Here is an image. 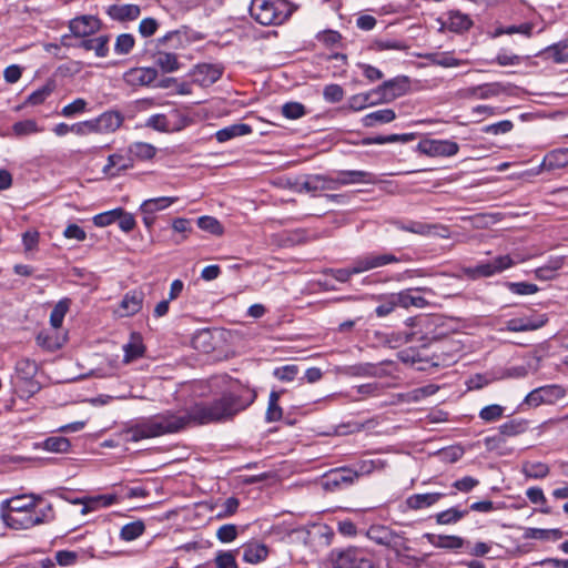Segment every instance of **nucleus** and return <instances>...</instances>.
<instances>
[{
    "label": "nucleus",
    "mask_w": 568,
    "mask_h": 568,
    "mask_svg": "<svg viewBox=\"0 0 568 568\" xmlns=\"http://www.w3.org/2000/svg\"><path fill=\"white\" fill-rule=\"evenodd\" d=\"M254 399L255 394L248 389L227 392L211 403L193 405L183 415L165 412L142 418L134 424L125 426L120 432V436L125 442L136 443L142 439L176 433L191 423L204 425L225 422L246 409Z\"/></svg>",
    "instance_id": "f257e3e1"
},
{
    "label": "nucleus",
    "mask_w": 568,
    "mask_h": 568,
    "mask_svg": "<svg viewBox=\"0 0 568 568\" xmlns=\"http://www.w3.org/2000/svg\"><path fill=\"white\" fill-rule=\"evenodd\" d=\"M250 13L262 26L281 24L292 13L285 0H252Z\"/></svg>",
    "instance_id": "f03ea898"
},
{
    "label": "nucleus",
    "mask_w": 568,
    "mask_h": 568,
    "mask_svg": "<svg viewBox=\"0 0 568 568\" xmlns=\"http://www.w3.org/2000/svg\"><path fill=\"white\" fill-rule=\"evenodd\" d=\"M53 519L52 506L49 504L44 509L23 511L20 514L3 513V523L13 529H29L37 525L51 521Z\"/></svg>",
    "instance_id": "7ed1b4c3"
},
{
    "label": "nucleus",
    "mask_w": 568,
    "mask_h": 568,
    "mask_svg": "<svg viewBox=\"0 0 568 568\" xmlns=\"http://www.w3.org/2000/svg\"><path fill=\"white\" fill-rule=\"evenodd\" d=\"M366 536L373 542L384 546L396 554L409 549L406 538L400 532H396L388 526L372 525L367 529Z\"/></svg>",
    "instance_id": "20e7f679"
},
{
    "label": "nucleus",
    "mask_w": 568,
    "mask_h": 568,
    "mask_svg": "<svg viewBox=\"0 0 568 568\" xmlns=\"http://www.w3.org/2000/svg\"><path fill=\"white\" fill-rule=\"evenodd\" d=\"M332 568H373L369 555L361 548L348 547L331 554Z\"/></svg>",
    "instance_id": "39448f33"
},
{
    "label": "nucleus",
    "mask_w": 568,
    "mask_h": 568,
    "mask_svg": "<svg viewBox=\"0 0 568 568\" xmlns=\"http://www.w3.org/2000/svg\"><path fill=\"white\" fill-rule=\"evenodd\" d=\"M400 261V257L392 253H368L354 260L353 272L361 274Z\"/></svg>",
    "instance_id": "423d86ee"
},
{
    "label": "nucleus",
    "mask_w": 568,
    "mask_h": 568,
    "mask_svg": "<svg viewBox=\"0 0 568 568\" xmlns=\"http://www.w3.org/2000/svg\"><path fill=\"white\" fill-rule=\"evenodd\" d=\"M417 148L420 153L432 158L453 156L459 151V145L450 140L427 139L420 141Z\"/></svg>",
    "instance_id": "0eeeda50"
},
{
    "label": "nucleus",
    "mask_w": 568,
    "mask_h": 568,
    "mask_svg": "<svg viewBox=\"0 0 568 568\" xmlns=\"http://www.w3.org/2000/svg\"><path fill=\"white\" fill-rule=\"evenodd\" d=\"M356 481V474L351 467H338L324 475L323 488L329 491L345 488Z\"/></svg>",
    "instance_id": "6e6552de"
},
{
    "label": "nucleus",
    "mask_w": 568,
    "mask_h": 568,
    "mask_svg": "<svg viewBox=\"0 0 568 568\" xmlns=\"http://www.w3.org/2000/svg\"><path fill=\"white\" fill-rule=\"evenodd\" d=\"M41 500L42 498L34 494L14 496L1 503L0 511L2 515L3 513L20 514L23 511L34 510L38 503Z\"/></svg>",
    "instance_id": "1a4fd4ad"
},
{
    "label": "nucleus",
    "mask_w": 568,
    "mask_h": 568,
    "mask_svg": "<svg viewBox=\"0 0 568 568\" xmlns=\"http://www.w3.org/2000/svg\"><path fill=\"white\" fill-rule=\"evenodd\" d=\"M100 20L91 14L75 17L69 22V29L75 38H87L99 31Z\"/></svg>",
    "instance_id": "9d476101"
},
{
    "label": "nucleus",
    "mask_w": 568,
    "mask_h": 568,
    "mask_svg": "<svg viewBox=\"0 0 568 568\" xmlns=\"http://www.w3.org/2000/svg\"><path fill=\"white\" fill-rule=\"evenodd\" d=\"M407 84V78H395L385 81L382 85L374 90V92L377 93V95H379L378 101L390 102L405 93Z\"/></svg>",
    "instance_id": "9b49d317"
},
{
    "label": "nucleus",
    "mask_w": 568,
    "mask_h": 568,
    "mask_svg": "<svg viewBox=\"0 0 568 568\" xmlns=\"http://www.w3.org/2000/svg\"><path fill=\"white\" fill-rule=\"evenodd\" d=\"M419 292L424 293H430L432 290L428 287H413V288H406L400 292L396 293V300L397 304H399V307L403 308H409V307H417V308H424L428 305V302L425 297L417 294Z\"/></svg>",
    "instance_id": "f8f14e48"
},
{
    "label": "nucleus",
    "mask_w": 568,
    "mask_h": 568,
    "mask_svg": "<svg viewBox=\"0 0 568 568\" xmlns=\"http://www.w3.org/2000/svg\"><path fill=\"white\" fill-rule=\"evenodd\" d=\"M193 82L201 87H210L222 75V69L215 64L202 63L192 70Z\"/></svg>",
    "instance_id": "ddd939ff"
},
{
    "label": "nucleus",
    "mask_w": 568,
    "mask_h": 568,
    "mask_svg": "<svg viewBox=\"0 0 568 568\" xmlns=\"http://www.w3.org/2000/svg\"><path fill=\"white\" fill-rule=\"evenodd\" d=\"M123 115L119 111H106L92 119L95 133H110L116 131L123 123Z\"/></svg>",
    "instance_id": "4468645a"
},
{
    "label": "nucleus",
    "mask_w": 568,
    "mask_h": 568,
    "mask_svg": "<svg viewBox=\"0 0 568 568\" xmlns=\"http://www.w3.org/2000/svg\"><path fill=\"white\" fill-rule=\"evenodd\" d=\"M143 301H144V293L142 291L133 290V291L128 292L123 296V298L119 305L118 312H119L120 316H132V315L136 314L142 308Z\"/></svg>",
    "instance_id": "2eb2a0df"
},
{
    "label": "nucleus",
    "mask_w": 568,
    "mask_h": 568,
    "mask_svg": "<svg viewBox=\"0 0 568 568\" xmlns=\"http://www.w3.org/2000/svg\"><path fill=\"white\" fill-rule=\"evenodd\" d=\"M131 168H133V159L130 154L125 156L121 153H113L108 156L106 164L102 172L110 178H115L120 172Z\"/></svg>",
    "instance_id": "dca6fc26"
},
{
    "label": "nucleus",
    "mask_w": 568,
    "mask_h": 568,
    "mask_svg": "<svg viewBox=\"0 0 568 568\" xmlns=\"http://www.w3.org/2000/svg\"><path fill=\"white\" fill-rule=\"evenodd\" d=\"M546 318L544 315L534 317H516L506 322V331L509 332H526L535 331L545 325Z\"/></svg>",
    "instance_id": "f3484780"
},
{
    "label": "nucleus",
    "mask_w": 568,
    "mask_h": 568,
    "mask_svg": "<svg viewBox=\"0 0 568 568\" xmlns=\"http://www.w3.org/2000/svg\"><path fill=\"white\" fill-rule=\"evenodd\" d=\"M338 187L342 185L358 184V183H373L375 176L373 173L361 170H345L337 173Z\"/></svg>",
    "instance_id": "a211bd4d"
},
{
    "label": "nucleus",
    "mask_w": 568,
    "mask_h": 568,
    "mask_svg": "<svg viewBox=\"0 0 568 568\" xmlns=\"http://www.w3.org/2000/svg\"><path fill=\"white\" fill-rule=\"evenodd\" d=\"M156 78L158 71L154 68H134L125 73V80L135 85H150Z\"/></svg>",
    "instance_id": "6ab92c4d"
},
{
    "label": "nucleus",
    "mask_w": 568,
    "mask_h": 568,
    "mask_svg": "<svg viewBox=\"0 0 568 568\" xmlns=\"http://www.w3.org/2000/svg\"><path fill=\"white\" fill-rule=\"evenodd\" d=\"M424 537L432 544L434 547L443 548V549H459L464 546L465 540L459 536H450V535H434V534H425Z\"/></svg>",
    "instance_id": "aec40b11"
},
{
    "label": "nucleus",
    "mask_w": 568,
    "mask_h": 568,
    "mask_svg": "<svg viewBox=\"0 0 568 568\" xmlns=\"http://www.w3.org/2000/svg\"><path fill=\"white\" fill-rule=\"evenodd\" d=\"M444 496V493L414 494L407 498L406 504L408 508L419 510L435 505Z\"/></svg>",
    "instance_id": "412c9836"
},
{
    "label": "nucleus",
    "mask_w": 568,
    "mask_h": 568,
    "mask_svg": "<svg viewBox=\"0 0 568 568\" xmlns=\"http://www.w3.org/2000/svg\"><path fill=\"white\" fill-rule=\"evenodd\" d=\"M268 556V548L266 545L252 541L243 546V560L248 564H258L264 561Z\"/></svg>",
    "instance_id": "4be33fe9"
},
{
    "label": "nucleus",
    "mask_w": 568,
    "mask_h": 568,
    "mask_svg": "<svg viewBox=\"0 0 568 568\" xmlns=\"http://www.w3.org/2000/svg\"><path fill=\"white\" fill-rule=\"evenodd\" d=\"M443 26L453 32L460 33L467 31L473 26V21L460 11H449Z\"/></svg>",
    "instance_id": "5701e85b"
},
{
    "label": "nucleus",
    "mask_w": 568,
    "mask_h": 568,
    "mask_svg": "<svg viewBox=\"0 0 568 568\" xmlns=\"http://www.w3.org/2000/svg\"><path fill=\"white\" fill-rule=\"evenodd\" d=\"M141 13L136 4H112L108 8V14L119 21L135 20Z\"/></svg>",
    "instance_id": "b1692460"
},
{
    "label": "nucleus",
    "mask_w": 568,
    "mask_h": 568,
    "mask_svg": "<svg viewBox=\"0 0 568 568\" xmlns=\"http://www.w3.org/2000/svg\"><path fill=\"white\" fill-rule=\"evenodd\" d=\"M252 133V128L245 123H236L225 126L215 133V138L220 143L227 142L234 138L243 136Z\"/></svg>",
    "instance_id": "393cba45"
},
{
    "label": "nucleus",
    "mask_w": 568,
    "mask_h": 568,
    "mask_svg": "<svg viewBox=\"0 0 568 568\" xmlns=\"http://www.w3.org/2000/svg\"><path fill=\"white\" fill-rule=\"evenodd\" d=\"M568 164V150L558 149L549 152L542 161V168L547 171L564 169Z\"/></svg>",
    "instance_id": "a878e982"
},
{
    "label": "nucleus",
    "mask_w": 568,
    "mask_h": 568,
    "mask_svg": "<svg viewBox=\"0 0 568 568\" xmlns=\"http://www.w3.org/2000/svg\"><path fill=\"white\" fill-rule=\"evenodd\" d=\"M109 37L99 36L97 38L84 39L79 44L80 48L87 51H94L97 57L104 58L109 53Z\"/></svg>",
    "instance_id": "bb28decb"
},
{
    "label": "nucleus",
    "mask_w": 568,
    "mask_h": 568,
    "mask_svg": "<svg viewBox=\"0 0 568 568\" xmlns=\"http://www.w3.org/2000/svg\"><path fill=\"white\" fill-rule=\"evenodd\" d=\"M506 90L507 89L505 85L499 82H495L470 88L468 92L469 95L476 97L478 99H489L500 95L501 93L506 92Z\"/></svg>",
    "instance_id": "cd10ccee"
},
{
    "label": "nucleus",
    "mask_w": 568,
    "mask_h": 568,
    "mask_svg": "<svg viewBox=\"0 0 568 568\" xmlns=\"http://www.w3.org/2000/svg\"><path fill=\"white\" fill-rule=\"evenodd\" d=\"M179 199L176 196H162L145 200L141 206V213H152L155 214L159 211H162L169 207L171 204L175 203Z\"/></svg>",
    "instance_id": "c85d7f7f"
},
{
    "label": "nucleus",
    "mask_w": 568,
    "mask_h": 568,
    "mask_svg": "<svg viewBox=\"0 0 568 568\" xmlns=\"http://www.w3.org/2000/svg\"><path fill=\"white\" fill-rule=\"evenodd\" d=\"M154 63L165 73L174 72L180 68L178 55L175 53L161 50L154 54Z\"/></svg>",
    "instance_id": "c756f323"
},
{
    "label": "nucleus",
    "mask_w": 568,
    "mask_h": 568,
    "mask_svg": "<svg viewBox=\"0 0 568 568\" xmlns=\"http://www.w3.org/2000/svg\"><path fill=\"white\" fill-rule=\"evenodd\" d=\"M128 152L133 160L138 159L141 161H146L154 158L156 154V148L150 143L134 142L129 145Z\"/></svg>",
    "instance_id": "7c9ffc66"
},
{
    "label": "nucleus",
    "mask_w": 568,
    "mask_h": 568,
    "mask_svg": "<svg viewBox=\"0 0 568 568\" xmlns=\"http://www.w3.org/2000/svg\"><path fill=\"white\" fill-rule=\"evenodd\" d=\"M123 351H124L123 362L125 364H129L132 361L141 357L144 353V346L142 344L141 337L136 334H132L130 342L123 346Z\"/></svg>",
    "instance_id": "2f4dec72"
},
{
    "label": "nucleus",
    "mask_w": 568,
    "mask_h": 568,
    "mask_svg": "<svg viewBox=\"0 0 568 568\" xmlns=\"http://www.w3.org/2000/svg\"><path fill=\"white\" fill-rule=\"evenodd\" d=\"M396 118L394 110L383 109L371 112L363 118V124L367 128L374 126L377 123H389Z\"/></svg>",
    "instance_id": "473e14b6"
},
{
    "label": "nucleus",
    "mask_w": 568,
    "mask_h": 568,
    "mask_svg": "<svg viewBox=\"0 0 568 568\" xmlns=\"http://www.w3.org/2000/svg\"><path fill=\"white\" fill-rule=\"evenodd\" d=\"M313 183V194L318 191L337 190V178L325 174H310Z\"/></svg>",
    "instance_id": "72a5a7b5"
},
{
    "label": "nucleus",
    "mask_w": 568,
    "mask_h": 568,
    "mask_svg": "<svg viewBox=\"0 0 568 568\" xmlns=\"http://www.w3.org/2000/svg\"><path fill=\"white\" fill-rule=\"evenodd\" d=\"M16 372L21 379L31 382L38 372V365L32 359L21 358L16 364Z\"/></svg>",
    "instance_id": "f704fd0d"
},
{
    "label": "nucleus",
    "mask_w": 568,
    "mask_h": 568,
    "mask_svg": "<svg viewBox=\"0 0 568 568\" xmlns=\"http://www.w3.org/2000/svg\"><path fill=\"white\" fill-rule=\"evenodd\" d=\"M55 89V83L53 80H49L42 85L40 89L33 91L27 99V103L31 105H39L43 103L47 98L51 95V93Z\"/></svg>",
    "instance_id": "c9c22d12"
},
{
    "label": "nucleus",
    "mask_w": 568,
    "mask_h": 568,
    "mask_svg": "<svg viewBox=\"0 0 568 568\" xmlns=\"http://www.w3.org/2000/svg\"><path fill=\"white\" fill-rule=\"evenodd\" d=\"M468 515V510H459L455 507L440 511L436 515V523L439 525H452L456 524L465 516Z\"/></svg>",
    "instance_id": "e433bc0d"
},
{
    "label": "nucleus",
    "mask_w": 568,
    "mask_h": 568,
    "mask_svg": "<svg viewBox=\"0 0 568 568\" xmlns=\"http://www.w3.org/2000/svg\"><path fill=\"white\" fill-rule=\"evenodd\" d=\"M393 224L402 231L410 232L418 235H427L429 234L430 230L433 229L432 225L417 222V221H409L407 223L403 221H394Z\"/></svg>",
    "instance_id": "4c0bfd02"
},
{
    "label": "nucleus",
    "mask_w": 568,
    "mask_h": 568,
    "mask_svg": "<svg viewBox=\"0 0 568 568\" xmlns=\"http://www.w3.org/2000/svg\"><path fill=\"white\" fill-rule=\"evenodd\" d=\"M145 530V525L141 520L132 521L121 528L120 537L122 540L132 541L139 538Z\"/></svg>",
    "instance_id": "58836bf2"
},
{
    "label": "nucleus",
    "mask_w": 568,
    "mask_h": 568,
    "mask_svg": "<svg viewBox=\"0 0 568 568\" xmlns=\"http://www.w3.org/2000/svg\"><path fill=\"white\" fill-rule=\"evenodd\" d=\"M433 64L444 67V68H453L465 64L466 61L458 60L454 58L450 53H430L426 57Z\"/></svg>",
    "instance_id": "ea45409f"
},
{
    "label": "nucleus",
    "mask_w": 568,
    "mask_h": 568,
    "mask_svg": "<svg viewBox=\"0 0 568 568\" xmlns=\"http://www.w3.org/2000/svg\"><path fill=\"white\" fill-rule=\"evenodd\" d=\"M373 95H377V93L373 91L366 93L355 94L349 98L348 105L354 111H359L366 108L367 105L378 103V99L373 100Z\"/></svg>",
    "instance_id": "a19ab883"
},
{
    "label": "nucleus",
    "mask_w": 568,
    "mask_h": 568,
    "mask_svg": "<svg viewBox=\"0 0 568 568\" xmlns=\"http://www.w3.org/2000/svg\"><path fill=\"white\" fill-rule=\"evenodd\" d=\"M396 293H390L379 297L382 303L375 308V313L378 317H385L393 313L396 307H399L396 300Z\"/></svg>",
    "instance_id": "79ce46f5"
},
{
    "label": "nucleus",
    "mask_w": 568,
    "mask_h": 568,
    "mask_svg": "<svg viewBox=\"0 0 568 568\" xmlns=\"http://www.w3.org/2000/svg\"><path fill=\"white\" fill-rule=\"evenodd\" d=\"M280 397V392L273 390L270 394L268 406L265 416L266 420L270 423L277 422L282 418L283 412L282 408L278 406Z\"/></svg>",
    "instance_id": "37998d69"
},
{
    "label": "nucleus",
    "mask_w": 568,
    "mask_h": 568,
    "mask_svg": "<svg viewBox=\"0 0 568 568\" xmlns=\"http://www.w3.org/2000/svg\"><path fill=\"white\" fill-rule=\"evenodd\" d=\"M237 550H220L216 552L214 561L217 568H239L236 562Z\"/></svg>",
    "instance_id": "c03bdc74"
},
{
    "label": "nucleus",
    "mask_w": 568,
    "mask_h": 568,
    "mask_svg": "<svg viewBox=\"0 0 568 568\" xmlns=\"http://www.w3.org/2000/svg\"><path fill=\"white\" fill-rule=\"evenodd\" d=\"M385 463L382 459L362 460L353 468L356 474V480L364 475L372 474L375 469H382Z\"/></svg>",
    "instance_id": "a18cd8bd"
},
{
    "label": "nucleus",
    "mask_w": 568,
    "mask_h": 568,
    "mask_svg": "<svg viewBox=\"0 0 568 568\" xmlns=\"http://www.w3.org/2000/svg\"><path fill=\"white\" fill-rule=\"evenodd\" d=\"M43 448L53 453H65L70 448V442L65 437H49L43 442Z\"/></svg>",
    "instance_id": "49530a36"
},
{
    "label": "nucleus",
    "mask_w": 568,
    "mask_h": 568,
    "mask_svg": "<svg viewBox=\"0 0 568 568\" xmlns=\"http://www.w3.org/2000/svg\"><path fill=\"white\" fill-rule=\"evenodd\" d=\"M197 226L206 232L214 235H221L223 233V226L213 216H201L197 219Z\"/></svg>",
    "instance_id": "de8ad7c7"
},
{
    "label": "nucleus",
    "mask_w": 568,
    "mask_h": 568,
    "mask_svg": "<svg viewBox=\"0 0 568 568\" xmlns=\"http://www.w3.org/2000/svg\"><path fill=\"white\" fill-rule=\"evenodd\" d=\"M69 304L68 301H60L55 304L53 307L51 314H50V323L52 327L59 328L61 327L63 323V318L68 312Z\"/></svg>",
    "instance_id": "09e8293b"
},
{
    "label": "nucleus",
    "mask_w": 568,
    "mask_h": 568,
    "mask_svg": "<svg viewBox=\"0 0 568 568\" xmlns=\"http://www.w3.org/2000/svg\"><path fill=\"white\" fill-rule=\"evenodd\" d=\"M505 408L500 405L493 404L485 406L479 412V417L486 423L496 422L504 415Z\"/></svg>",
    "instance_id": "8fccbe9b"
},
{
    "label": "nucleus",
    "mask_w": 568,
    "mask_h": 568,
    "mask_svg": "<svg viewBox=\"0 0 568 568\" xmlns=\"http://www.w3.org/2000/svg\"><path fill=\"white\" fill-rule=\"evenodd\" d=\"M523 473L529 478H542L548 474V466L542 463H526L523 466Z\"/></svg>",
    "instance_id": "3c124183"
},
{
    "label": "nucleus",
    "mask_w": 568,
    "mask_h": 568,
    "mask_svg": "<svg viewBox=\"0 0 568 568\" xmlns=\"http://www.w3.org/2000/svg\"><path fill=\"white\" fill-rule=\"evenodd\" d=\"M306 109L300 102H287L282 106V114L290 120H296L305 115Z\"/></svg>",
    "instance_id": "603ef678"
},
{
    "label": "nucleus",
    "mask_w": 568,
    "mask_h": 568,
    "mask_svg": "<svg viewBox=\"0 0 568 568\" xmlns=\"http://www.w3.org/2000/svg\"><path fill=\"white\" fill-rule=\"evenodd\" d=\"M134 38L130 33H122L118 36L114 44V51L118 54H128L134 47Z\"/></svg>",
    "instance_id": "864d4df0"
},
{
    "label": "nucleus",
    "mask_w": 568,
    "mask_h": 568,
    "mask_svg": "<svg viewBox=\"0 0 568 568\" xmlns=\"http://www.w3.org/2000/svg\"><path fill=\"white\" fill-rule=\"evenodd\" d=\"M119 214H121V207L97 214L93 217V223L99 227H105L116 222V217H119Z\"/></svg>",
    "instance_id": "5fc2aeb1"
},
{
    "label": "nucleus",
    "mask_w": 568,
    "mask_h": 568,
    "mask_svg": "<svg viewBox=\"0 0 568 568\" xmlns=\"http://www.w3.org/2000/svg\"><path fill=\"white\" fill-rule=\"evenodd\" d=\"M526 430V424L523 420H509L499 426L500 434L505 436H516Z\"/></svg>",
    "instance_id": "6e6d98bb"
},
{
    "label": "nucleus",
    "mask_w": 568,
    "mask_h": 568,
    "mask_svg": "<svg viewBox=\"0 0 568 568\" xmlns=\"http://www.w3.org/2000/svg\"><path fill=\"white\" fill-rule=\"evenodd\" d=\"M532 31V24L531 23H521L520 26H510L507 28H497L495 30V37H499L501 34H514V33H520L526 37H530Z\"/></svg>",
    "instance_id": "4d7b16f0"
},
{
    "label": "nucleus",
    "mask_w": 568,
    "mask_h": 568,
    "mask_svg": "<svg viewBox=\"0 0 568 568\" xmlns=\"http://www.w3.org/2000/svg\"><path fill=\"white\" fill-rule=\"evenodd\" d=\"M466 274L473 278L476 277H488L496 274L494 270V264L491 262L478 264L475 267H469L466 270Z\"/></svg>",
    "instance_id": "13d9d810"
},
{
    "label": "nucleus",
    "mask_w": 568,
    "mask_h": 568,
    "mask_svg": "<svg viewBox=\"0 0 568 568\" xmlns=\"http://www.w3.org/2000/svg\"><path fill=\"white\" fill-rule=\"evenodd\" d=\"M298 374V366L294 364L285 365L274 369L273 375L283 382H292Z\"/></svg>",
    "instance_id": "bf43d9fd"
},
{
    "label": "nucleus",
    "mask_w": 568,
    "mask_h": 568,
    "mask_svg": "<svg viewBox=\"0 0 568 568\" xmlns=\"http://www.w3.org/2000/svg\"><path fill=\"white\" fill-rule=\"evenodd\" d=\"M237 535V527L233 524L223 525L216 531V538L221 542H231L236 539Z\"/></svg>",
    "instance_id": "052dcab7"
},
{
    "label": "nucleus",
    "mask_w": 568,
    "mask_h": 568,
    "mask_svg": "<svg viewBox=\"0 0 568 568\" xmlns=\"http://www.w3.org/2000/svg\"><path fill=\"white\" fill-rule=\"evenodd\" d=\"M325 101L336 103L343 100L344 90L339 84H328L323 90Z\"/></svg>",
    "instance_id": "680f3d73"
},
{
    "label": "nucleus",
    "mask_w": 568,
    "mask_h": 568,
    "mask_svg": "<svg viewBox=\"0 0 568 568\" xmlns=\"http://www.w3.org/2000/svg\"><path fill=\"white\" fill-rule=\"evenodd\" d=\"M541 390H545L546 394H544L545 397V404H552L557 399L564 398L566 390L564 387L558 385H548L541 387Z\"/></svg>",
    "instance_id": "e2e57ef3"
},
{
    "label": "nucleus",
    "mask_w": 568,
    "mask_h": 568,
    "mask_svg": "<svg viewBox=\"0 0 568 568\" xmlns=\"http://www.w3.org/2000/svg\"><path fill=\"white\" fill-rule=\"evenodd\" d=\"M16 135H27L39 131L38 124L34 120H24L16 122L12 126Z\"/></svg>",
    "instance_id": "0e129e2a"
},
{
    "label": "nucleus",
    "mask_w": 568,
    "mask_h": 568,
    "mask_svg": "<svg viewBox=\"0 0 568 568\" xmlns=\"http://www.w3.org/2000/svg\"><path fill=\"white\" fill-rule=\"evenodd\" d=\"M87 101L84 99H75L73 102L67 104L61 110V115L71 118L78 113H82L87 108Z\"/></svg>",
    "instance_id": "69168bd1"
},
{
    "label": "nucleus",
    "mask_w": 568,
    "mask_h": 568,
    "mask_svg": "<svg viewBox=\"0 0 568 568\" xmlns=\"http://www.w3.org/2000/svg\"><path fill=\"white\" fill-rule=\"evenodd\" d=\"M371 48L376 51L383 50H404L406 45L396 40H375L373 41Z\"/></svg>",
    "instance_id": "338daca9"
},
{
    "label": "nucleus",
    "mask_w": 568,
    "mask_h": 568,
    "mask_svg": "<svg viewBox=\"0 0 568 568\" xmlns=\"http://www.w3.org/2000/svg\"><path fill=\"white\" fill-rule=\"evenodd\" d=\"M40 234L36 230H29L22 235V243L26 252L34 251L39 244Z\"/></svg>",
    "instance_id": "774afa93"
}]
</instances>
